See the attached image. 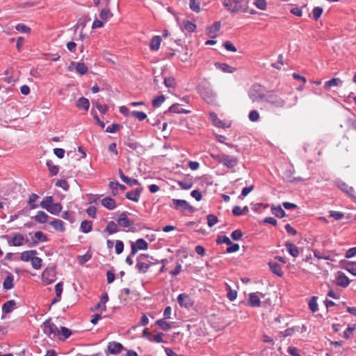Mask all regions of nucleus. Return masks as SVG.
Masks as SVG:
<instances>
[{"label":"nucleus","mask_w":356,"mask_h":356,"mask_svg":"<svg viewBox=\"0 0 356 356\" xmlns=\"http://www.w3.org/2000/svg\"><path fill=\"white\" fill-rule=\"evenodd\" d=\"M56 279V270L54 267L46 268L42 273V280L45 284H50Z\"/></svg>","instance_id":"1a4fd4ad"},{"label":"nucleus","mask_w":356,"mask_h":356,"mask_svg":"<svg viewBox=\"0 0 356 356\" xmlns=\"http://www.w3.org/2000/svg\"><path fill=\"white\" fill-rule=\"evenodd\" d=\"M53 204V197L47 196L40 202V205L42 208L47 210L49 207Z\"/></svg>","instance_id":"4c0bfd02"},{"label":"nucleus","mask_w":356,"mask_h":356,"mask_svg":"<svg viewBox=\"0 0 356 356\" xmlns=\"http://www.w3.org/2000/svg\"><path fill=\"white\" fill-rule=\"evenodd\" d=\"M131 115L134 118H136L139 121H143L147 118V115L143 111H132L131 113Z\"/></svg>","instance_id":"49530a36"},{"label":"nucleus","mask_w":356,"mask_h":356,"mask_svg":"<svg viewBox=\"0 0 356 356\" xmlns=\"http://www.w3.org/2000/svg\"><path fill=\"white\" fill-rule=\"evenodd\" d=\"M254 5L261 10H265L267 7L266 0H254Z\"/></svg>","instance_id":"13d9d810"},{"label":"nucleus","mask_w":356,"mask_h":356,"mask_svg":"<svg viewBox=\"0 0 356 356\" xmlns=\"http://www.w3.org/2000/svg\"><path fill=\"white\" fill-rule=\"evenodd\" d=\"M285 247L289 252V253L293 257H298L299 255V250L298 248L293 243L287 241L285 243Z\"/></svg>","instance_id":"f3484780"},{"label":"nucleus","mask_w":356,"mask_h":356,"mask_svg":"<svg viewBox=\"0 0 356 356\" xmlns=\"http://www.w3.org/2000/svg\"><path fill=\"white\" fill-rule=\"evenodd\" d=\"M346 270L352 275L356 276V263L348 261L346 266Z\"/></svg>","instance_id":"09e8293b"},{"label":"nucleus","mask_w":356,"mask_h":356,"mask_svg":"<svg viewBox=\"0 0 356 356\" xmlns=\"http://www.w3.org/2000/svg\"><path fill=\"white\" fill-rule=\"evenodd\" d=\"M249 97L252 102H261L266 100V94L262 92L261 86L259 84L253 85L249 92Z\"/></svg>","instance_id":"39448f33"},{"label":"nucleus","mask_w":356,"mask_h":356,"mask_svg":"<svg viewBox=\"0 0 356 356\" xmlns=\"http://www.w3.org/2000/svg\"><path fill=\"white\" fill-rule=\"evenodd\" d=\"M265 102L272 107L276 108H284L286 107V100L280 94L271 90L266 93Z\"/></svg>","instance_id":"f257e3e1"},{"label":"nucleus","mask_w":356,"mask_h":356,"mask_svg":"<svg viewBox=\"0 0 356 356\" xmlns=\"http://www.w3.org/2000/svg\"><path fill=\"white\" fill-rule=\"evenodd\" d=\"M56 186L62 188L65 191H67L69 189L68 183L65 179L57 180L56 182Z\"/></svg>","instance_id":"0e129e2a"},{"label":"nucleus","mask_w":356,"mask_h":356,"mask_svg":"<svg viewBox=\"0 0 356 356\" xmlns=\"http://www.w3.org/2000/svg\"><path fill=\"white\" fill-rule=\"evenodd\" d=\"M224 7L231 13H238L243 10V3L242 0H224Z\"/></svg>","instance_id":"6e6552de"},{"label":"nucleus","mask_w":356,"mask_h":356,"mask_svg":"<svg viewBox=\"0 0 356 356\" xmlns=\"http://www.w3.org/2000/svg\"><path fill=\"white\" fill-rule=\"evenodd\" d=\"M49 225H51L56 230L60 232H64L65 230L64 223L61 220L54 219L49 222Z\"/></svg>","instance_id":"c85d7f7f"},{"label":"nucleus","mask_w":356,"mask_h":356,"mask_svg":"<svg viewBox=\"0 0 356 356\" xmlns=\"http://www.w3.org/2000/svg\"><path fill=\"white\" fill-rule=\"evenodd\" d=\"M184 26L185 30L188 32H193L196 29V25L189 20H186L184 22Z\"/></svg>","instance_id":"8fccbe9b"},{"label":"nucleus","mask_w":356,"mask_h":356,"mask_svg":"<svg viewBox=\"0 0 356 356\" xmlns=\"http://www.w3.org/2000/svg\"><path fill=\"white\" fill-rule=\"evenodd\" d=\"M51 176H55L58 173V166L52 163L51 161H47L46 163Z\"/></svg>","instance_id":"e433bc0d"},{"label":"nucleus","mask_w":356,"mask_h":356,"mask_svg":"<svg viewBox=\"0 0 356 356\" xmlns=\"http://www.w3.org/2000/svg\"><path fill=\"white\" fill-rule=\"evenodd\" d=\"M131 256H134L138 250H145L148 248L147 242L143 238L136 240V243L131 242Z\"/></svg>","instance_id":"9d476101"},{"label":"nucleus","mask_w":356,"mask_h":356,"mask_svg":"<svg viewBox=\"0 0 356 356\" xmlns=\"http://www.w3.org/2000/svg\"><path fill=\"white\" fill-rule=\"evenodd\" d=\"M141 189L136 188L134 191H129L126 193V197L133 202H138L140 200Z\"/></svg>","instance_id":"dca6fc26"},{"label":"nucleus","mask_w":356,"mask_h":356,"mask_svg":"<svg viewBox=\"0 0 356 356\" xmlns=\"http://www.w3.org/2000/svg\"><path fill=\"white\" fill-rule=\"evenodd\" d=\"M314 256L318 259L331 260L329 254H322L317 250L314 251Z\"/></svg>","instance_id":"bf43d9fd"},{"label":"nucleus","mask_w":356,"mask_h":356,"mask_svg":"<svg viewBox=\"0 0 356 356\" xmlns=\"http://www.w3.org/2000/svg\"><path fill=\"white\" fill-rule=\"evenodd\" d=\"M16 30L22 33H30L31 29L24 24H18L16 27Z\"/></svg>","instance_id":"338daca9"},{"label":"nucleus","mask_w":356,"mask_h":356,"mask_svg":"<svg viewBox=\"0 0 356 356\" xmlns=\"http://www.w3.org/2000/svg\"><path fill=\"white\" fill-rule=\"evenodd\" d=\"M38 198V195L35 193H32L29 196V204H30L31 209H35L38 207V204L34 203L37 200Z\"/></svg>","instance_id":"3c124183"},{"label":"nucleus","mask_w":356,"mask_h":356,"mask_svg":"<svg viewBox=\"0 0 356 356\" xmlns=\"http://www.w3.org/2000/svg\"><path fill=\"white\" fill-rule=\"evenodd\" d=\"M41 327L44 333L49 337H54L59 333L57 326L51 321V318L46 320Z\"/></svg>","instance_id":"0eeeda50"},{"label":"nucleus","mask_w":356,"mask_h":356,"mask_svg":"<svg viewBox=\"0 0 356 356\" xmlns=\"http://www.w3.org/2000/svg\"><path fill=\"white\" fill-rule=\"evenodd\" d=\"M177 302L181 307L189 308L193 305V300L191 296L186 293H181L177 297Z\"/></svg>","instance_id":"9b49d317"},{"label":"nucleus","mask_w":356,"mask_h":356,"mask_svg":"<svg viewBox=\"0 0 356 356\" xmlns=\"http://www.w3.org/2000/svg\"><path fill=\"white\" fill-rule=\"evenodd\" d=\"M350 283L348 277L341 272H339L337 276V284L342 287H346Z\"/></svg>","instance_id":"2eb2a0df"},{"label":"nucleus","mask_w":356,"mask_h":356,"mask_svg":"<svg viewBox=\"0 0 356 356\" xmlns=\"http://www.w3.org/2000/svg\"><path fill=\"white\" fill-rule=\"evenodd\" d=\"M31 261V266L34 269L38 270L41 268L42 264V260L41 258L33 256Z\"/></svg>","instance_id":"37998d69"},{"label":"nucleus","mask_w":356,"mask_h":356,"mask_svg":"<svg viewBox=\"0 0 356 356\" xmlns=\"http://www.w3.org/2000/svg\"><path fill=\"white\" fill-rule=\"evenodd\" d=\"M3 286L6 290L11 289L14 287V277L12 274L10 273L6 277Z\"/></svg>","instance_id":"393cba45"},{"label":"nucleus","mask_w":356,"mask_h":356,"mask_svg":"<svg viewBox=\"0 0 356 356\" xmlns=\"http://www.w3.org/2000/svg\"><path fill=\"white\" fill-rule=\"evenodd\" d=\"M163 82L165 86L168 88H174L175 86V79L172 77H165Z\"/></svg>","instance_id":"e2e57ef3"},{"label":"nucleus","mask_w":356,"mask_h":356,"mask_svg":"<svg viewBox=\"0 0 356 356\" xmlns=\"http://www.w3.org/2000/svg\"><path fill=\"white\" fill-rule=\"evenodd\" d=\"M225 289L227 291V298L231 301L234 300L237 297L236 291L232 290L231 286L227 284H226V285H225Z\"/></svg>","instance_id":"ea45409f"},{"label":"nucleus","mask_w":356,"mask_h":356,"mask_svg":"<svg viewBox=\"0 0 356 356\" xmlns=\"http://www.w3.org/2000/svg\"><path fill=\"white\" fill-rule=\"evenodd\" d=\"M103 207L109 210H113L116 207V203L114 199L110 197H106L101 200Z\"/></svg>","instance_id":"a211bd4d"},{"label":"nucleus","mask_w":356,"mask_h":356,"mask_svg":"<svg viewBox=\"0 0 356 356\" xmlns=\"http://www.w3.org/2000/svg\"><path fill=\"white\" fill-rule=\"evenodd\" d=\"M356 329V325H353V326L348 325L347 329L343 332V337L346 339H348L351 337L353 331Z\"/></svg>","instance_id":"603ef678"},{"label":"nucleus","mask_w":356,"mask_h":356,"mask_svg":"<svg viewBox=\"0 0 356 356\" xmlns=\"http://www.w3.org/2000/svg\"><path fill=\"white\" fill-rule=\"evenodd\" d=\"M209 118L216 127H223L224 123L218 118L217 115L215 113L211 112L209 113Z\"/></svg>","instance_id":"c9c22d12"},{"label":"nucleus","mask_w":356,"mask_h":356,"mask_svg":"<svg viewBox=\"0 0 356 356\" xmlns=\"http://www.w3.org/2000/svg\"><path fill=\"white\" fill-rule=\"evenodd\" d=\"M58 334L63 335V338L62 339L65 340L66 339H67L70 337V335L72 334V331L65 327H61L60 331L59 332V333Z\"/></svg>","instance_id":"5fc2aeb1"},{"label":"nucleus","mask_w":356,"mask_h":356,"mask_svg":"<svg viewBox=\"0 0 356 356\" xmlns=\"http://www.w3.org/2000/svg\"><path fill=\"white\" fill-rule=\"evenodd\" d=\"M34 236L38 241L41 242H44L47 241V237L46 236V235H44L43 232H42L41 231H38L35 232Z\"/></svg>","instance_id":"774afa93"},{"label":"nucleus","mask_w":356,"mask_h":356,"mask_svg":"<svg viewBox=\"0 0 356 356\" xmlns=\"http://www.w3.org/2000/svg\"><path fill=\"white\" fill-rule=\"evenodd\" d=\"M173 207L176 210H179L185 214L191 213L195 211V209L184 200H172Z\"/></svg>","instance_id":"423d86ee"},{"label":"nucleus","mask_w":356,"mask_h":356,"mask_svg":"<svg viewBox=\"0 0 356 356\" xmlns=\"http://www.w3.org/2000/svg\"><path fill=\"white\" fill-rule=\"evenodd\" d=\"M168 111L170 113H189V111H187L186 109L181 108L180 105L178 104L172 105L169 108Z\"/></svg>","instance_id":"72a5a7b5"},{"label":"nucleus","mask_w":356,"mask_h":356,"mask_svg":"<svg viewBox=\"0 0 356 356\" xmlns=\"http://www.w3.org/2000/svg\"><path fill=\"white\" fill-rule=\"evenodd\" d=\"M309 307L312 312H316L318 310V304L316 297H312L309 302Z\"/></svg>","instance_id":"864d4df0"},{"label":"nucleus","mask_w":356,"mask_h":356,"mask_svg":"<svg viewBox=\"0 0 356 356\" xmlns=\"http://www.w3.org/2000/svg\"><path fill=\"white\" fill-rule=\"evenodd\" d=\"M249 120L252 122H257L259 119V113L256 110H252L249 113Z\"/></svg>","instance_id":"680f3d73"},{"label":"nucleus","mask_w":356,"mask_h":356,"mask_svg":"<svg viewBox=\"0 0 356 356\" xmlns=\"http://www.w3.org/2000/svg\"><path fill=\"white\" fill-rule=\"evenodd\" d=\"M92 222L90 220H83L81 223L80 229L83 233H88L92 230Z\"/></svg>","instance_id":"473e14b6"},{"label":"nucleus","mask_w":356,"mask_h":356,"mask_svg":"<svg viewBox=\"0 0 356 356\" xmlns=\"http://www.w3.org/2000/svg\"><path fill=\"white\" fill-rule=\"evenodd\" d=\"M156 324L159 325V327L164 331H168L170 330L172 327L171 324L165 321L164 319L157 320Z\"/></svg>","instance_id":"58836bf2"},{"label":"nucleus","mask_w":356,"mask_h":356,"mask_svg":"<svg viewBox=\"0 0 356 356\" xmlns=\"http://www.w3.org/2000/svg\"><path fill=\"white\" fill-rule=\"evenodd\" d=\"M117 222L120 226L124 228H131L134 225V221L128 218L127 212L120 213Z\"/></svg>","instance_id":"f8f14e48"},{"label":"nucleus","mask_w":356,"mask_h":356,"mask_svg":"<svg viewBox=\"0 0 356 356\" xmlns=\"http://www.w3.org/2000/svg\"><path fill=\"white\" fill-rule=\"evenodd\" d=\"M62 208L60 203H53L47 211L51 214L57 215L61 211Z\"/></svg>","instance_id":"2f4dec72"},{"label":"nucleus","mask_w":356,"mask_h":356,"mask_svg":"<svg viewBox=\"0 0 356 356\" xmlns=\"http://www.w3.org/2000/svg\"><path fill=\"white\" fill-rule=\"evenodd\" d=\"M76 106L79 108L88 111L90 106L89 100L85 97H80L76 102Z\"/></svg>","instance_id":"a878e982"},{"label":"nucleus","mask_w":356,"mask_h":356,"mask_svg":"<svg viewBox=\"0 0 356 356\" xmlns=\"http://www.w3.org/2000/svg\"><path fill=\"white\" fill-rule=\"evenodd\" d=\"M109 188L112 190L113 195H116L118 194V190L124 191L126 189V186L120 184L118 181H111L109 183Z\"/></svg>","instance_id":"6ab92c4d"},{"label":"nucleus","mask_w":356,"mask_h":356,"mask_svg":"<svg viewBox=\"0 0 356 356\" xmlns=\"http://www.w3.org/2000/svg\"><path fill=\"white\" fill-rule=\"evenodd\" d=\"M35 221L40 223H44L47 222L49 216L43 211H39L37 215L33 217Z\"/></svg>","instance_id":"cd10ccee"},{"label":"nucleus","mask_w":356,"mask_h":356,"mask_svg":"<svg viewBox=\"0 0 356 356\" xmlns=\"http://www.w3.org/2000/svg\"><path fill=\"white\" fill-rule=\"evenodd\" d=\"M218 163L222 164L228 168H233L238 163V160L236 156H230L225 154L218 155H211Z\"/></svg>","instance_id":"7ed1b4c3"},{"label":"nucleus","mask_w":356,"mask_h":356,"mask_svg":"<svg viewBox=\"0 0 356 356\" xmlns=\"http://www.w3.org/2000/svg\"><path fill=\"white\" fill-rule=\"evenodd\" d=\"M113 16V14L108 9H102L100 12V17L104 21L108 20L111 17Z\"/></svg>","instance_id":"de8ad7c7"},{"label":"nucleus","mask_w":356,"mask_h":356,"mask_svg":"<svg viewBox=\"0 0 356 356\" xmlns=\"http://www.w3.org/2000/svg\"><path fill=\"white\" fill-rule=\"evenodd\" d=\"M165 96L161 95L157 96L152 100V106L155 108L159 107L165 101Z\"/></svg>","instance_id":"a18cd8bd"},{"label":"nucleus","mask_w":356,"mask_h":356,"mask_svg":"<svg viewBox=\"0 0 356 356\" xmlns=\"http://www.w3.org/2000/svg\"><path fill=\"white\" fill-rule=\"evenodd\" d=\"M88 67L83 63L79 62L76 64V71L83 75L88 72Z\"/></svg>","instance_id":"79ce46f5"},{"label":"nucleus","mask_w":356,"mask_h":356,"mask_svg":"<svg viewBox=\"0 0 356 356\" xmlns=\"http://www.w3.org/2000/svg\"><path fill=\"white\" fill-rule=\"evenodd\" d=\"M124 144L126 145L127 147H128L129 149H132V150H137L138 148L139 147H141L140 145L131 140V139H128L125 143Z\"/></svg>","instance_id":"c03bdc74"},{"label":"nucleus","mask_w":356,"mask_h":356,"mask_svg":"<svg viewBox=\"0 0 356 356\" xmlns=\"http://www.w3.org/2000/svg\"><path fill=\"white\" fill-rule=\"evenodd\" d=\"M209 227H211L218 222V218L213 214H209L207 216Z\"/></svg>","instance_id":"6e6d98bb"},{"label":"nucleus","mask_w":356,"mask_h":356,"mask_svg":"<svg viewBox=\"0 0 356 356\" xmlns=\"http://www.w3.org/2000/svg\"><path fill=\"white\" fill-rule=\"evenodd\" d=\"M216 65L223 72L226 73H234L236 70V67H232L227 63H216Z\"/></svg>","instance_id":"c756f323"},{"label":"nucleus","mask_w":356,"mask_h":356,"mask_svg":"<svg viewBox=\"0 0 356 356\" xmlns=\"http://www.w3.org/2000/svg\"><path fill=\"white\" fill-rule=\"evenodd\" d=\"M268 266L271 271L276 275L279 277H282L283 271L282 270V268L280 265L276 262L270 261L268 263Z\"/></svg>","instance_id":"412c9836"},{"label":"nucleus","mask_w":356,"mask_h":356,"mask_svg":"<svg viewBox=\"0 0 356 356\" xmlns=\"http://www.w3.org/2000/svg\"><path fill=\"white\" fill-rule=\"evenodd\" d=\"M152 257H150L148 254H141L136 259V268L140 273H145L147 272L149 268L156 262L152 261Z\"/></svg>","instance_id":"f03ea898"},{"label":"nucleus","mask_w":356,"mask_h":356,"mask_svg":"<svg viewBox=\"0 0 356 356\" xmlns=\"http://www.w3.org/2000/svg\"><path fill=\"white\" fill-rule=\"evenodd\" d=\"M24 237L22 234L16 233L13 236L11 241L9 242L10 245L13 246H20L23 244Z\"/></svg>","instance_id":"aec40b11"},{"label":"nucleus","mask_w":356,"mask_h":356,"mask_svg":"<svg viewBox=\"0 0 356 356\" xmlns=\"http://www.w3.org/2000/svg\"><path fill=\"white\" fill-rule=\"evenodd\" d=\"M323 11V10L322 8L315 7L313 9V12H312L314 19L317 21L320 18L321 15H322Z\"/></svg>","instance_id":"052dcab7"},{"label":"nucleus","mask_w":356,"mask_h":356,"mask_svg":"<svg viewBox=\"0 0 356 356\" xmlns=\"http://www.w3.org/2000/svg\"><path fill=\"white\" fill-rule=\"evenodd\" d=\"M199 90L200 96L205 102L209 104L215 102L216 94L209 86H200Z\"/></svg>","instance_id":"20e7f679"},{"label":"nucleus","mask_w":356,"mask_h":356,"mask_svg":"<svg viewBox=\"0 0 356 356\" xmlns=\"http://www.w3.org/2000/svg\"><path fill=\"white\" fill-rule=\"evenodd\" d=\"M248 305L250 307H259L261 305L260 299L256 293H251L249 295Z\"/></svg>","instance_id":"b1692460"},{"label":"nucleus","mask_w":356,"mask_h":356,"mask_svg":"<svg viewBox=\"0 0 356 356\" xmlns=\"http://www.w3.org/2000/svg\"><path fill=\"white\" fill-rule=\"evenodd\" d=\"M271 211H272L273 214L275 215L277 218H281L286 216V213L282 209L281 206L273 207L271 208Z\"/></svg>","instance_id":"f704fd0d"},{"label":"nucleus","mask_w":356,"mask_h":356,"mask_svg":"<svg viewBox=\"0 0 356 356\" xmlns=\"http://www.w3.org/2000/svg\"><path fill=\"white\" fill-rule=\"evenodd\" d=\"M107 348L108 352L112 355L119 354L124 348L122 344L115 341L109 342Z\"/></svg>","instance_id":"4468645a"},{"label":"nucleus","mask_w":356,"mask_h":356,"mask_svg":"<svg viewBox=\"0 0 356 356\" xmlns=\"http://www.w3.org/2000/svg\"><path fill=\"white\" fill-rule=\"evenodd\" d=\"M161 42V38L159 35L154 36L149 44V48L152 51H157L159 49Z\"/></svg>","instance_id":"bb28decb"},{"label":"nucleus","mask_w":356,"mask_h":356,"mask_svg":"<svg viewBox=\"0 0 356 356\" xmlns=\"http://www.w3.org/2000/svg\"><path fill=\"white\" fill-rule=\"evenodd\" d=\"M189 6L194 12L199 13L200 11V3L197 0H190Z\"/></svg>","instance_id":"4d7b16f0"},{"label":"nucleus","mask_w":356,"mask_h":356,"mask_svg":"<svg viewBox=\"0 0 356 356\" xmlns=\"http://www.w3.org/2000/svg\"><path fill=\"white\" fill-rule=\"evenodd\" d=\"M344 214L341 211H330V216L333 218L334 219L339 220L343 218Z\"/></svg>","instance_id":"69168bd1"},{"label":"nucleus","mask_w":356,"mask_h":356,"mask_svg":"<svg viewBox=\"0 0 356 356\" xmlns=\"http://www.w3.org/2000/svg\"><path fill=\"white\" fill-rule=\"evenodd\" d=\"M220 22H216L211 26L207 28V34L211 38H215L220 29Z\"/></svg>","instance_id":"ddd939ff"},{"label":"nucleus","mask_w":356,"mask_h":356,"mask_svg":"<svg viewBox=\"0 0 356 356\" xmlns=\"http://www.w3.org/2000/svg\"><path fill=\"white\" fill-rule=\"evenodd\" d=\"M38 252L35 250L24 251L21 253L20 259L24 261H29Z\"/></svg>","instance_id":"4be33fe9"},{"label":"nucleus","mask_w":356,"mask_h":356,"mask_svg":"<svg viewBox=\"0 0 356 356\" xmlns=\"http://www.w3.org/2000/svg\"><path fill=\"white\" fill-rule=\"evenodd\" d=\"M16 302L14 300L6 302L2 306V312L5 314L10 313L15 308Z\"/></svg>","instance_id":"5701e85b"},{"label":"nucleus","mask_w":356,"mask_h":356,"mask_svg":"<svg viewBox=\"0 0 356 356\" xmlns=\"http://www.w3.org/2000/svg\"><path fill=\"white\" fill-rule=\"evenodd\" d=\"M342 83V81L339 78H333L325 83L324 88L329 89L332 86H341Z\"/></svg>","instance_id":"7c9ffc66"},{"label":"nucleus","mask_w":356,"mask_h":356,"mask_svg":"<svg viewBox=\"0 0 356 356\" xmlns=\"http://www.w3.org/2000/svg\"><path fill=\"white\" fill-rule=\"evenodd\" d=\"M106 231L109 234H113L118 232V228L117 224L113 221H110L106 227Z\"/></svg>","instance_id":"a19ab883"}]
</instances>
